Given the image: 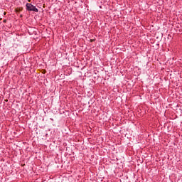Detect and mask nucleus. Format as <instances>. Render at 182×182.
Masks as SVG:
<instances>
[{
	"label": "nucleus",
	"instance_id": "f03ea898",
	"mask_svg": "<svg viewBox=\"0 0 182 182\" xmlns=\"http://www.w3.org/2000/svg\"><path fill=\"white\" fill-rule=\"evenodd\" d=\"M4 22H6V20H4Z\"/></svg>",
	"mask_w": 182,
	"mask_h": 182
},
{
	"label": "nucleus",
	"instance_id": "f257e3e1",
	"mask_svg": "<svg viewBox=\"0 0 182 182\" xmlns=\"http://www.w3.org/2000/svg\"><path fill=\"white\" fill-rule=\"evenodd\" d=\"M26 8L27 11L32 12H39V10L36 8V6L32 5L31 3H27L26 4Z\"/></svg>",
	"mask_w": 182,
	"mask_h": 182
}]
</instances>
